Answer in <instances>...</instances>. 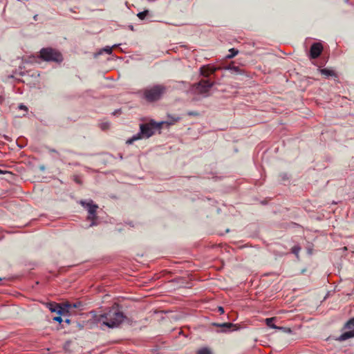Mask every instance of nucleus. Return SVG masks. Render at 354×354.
<instances>
[{"label": "nucleus", "instance_id": "nucleus-1", "mask_svg": "<svg viewBox=\"0 0 354 354\" xmlns=\"http://www.w3.org/2000/svg\"><path fill=\"white\" fill-rule=\"evenodd\" d=\"M123 314L116 308H113L105 315H101L98 319L99 322L108 328L118 327L123 321Z\"/></svg>", "mask_w": 354, "mask_h": 354}, {"label": "nucleus", "instance_id": "nucleus-2", "mask_svg": "<svg viewBox=\"0 0 354 354\" xmlns=\"http://www.w3.org/2000/svg\"><path fill=\"white\" fill-rule=\"evenodd\" d=\"M156 127H159V125L156 123H150L146 124H142L140 126V134L137 136H134L131 139H129L127 141V144H131L134 140H138L141 138H149L153 134V129Z\"/></svg>", "mask_w": 354, "mask_h": 354}, {"label": "nucleus", "instance_id": "nucleus-3", "mask_svg": "<svg viewBox=\"0 0 354 354\" xmlns=\"http://www.w3.org/2000/svg\"><path fill=\"white\" fill-rule=\"evenodd\" d=\"M70 306L68 304H66L64 306H61L57 304H48V307L49 310L53 313H57L59 315L53 317V320L61 323L62 322V319L61 316H67L68 315V307Z\"/></svg>", "mask_w": 354, "mask_h": 354}, {"label": "nucleus", "instance_id": "nucleus-4", "mask_svg": "<svg viewBox=\"0 0 354 354\" xmlns=\"http://www.w3.org/2000/svg\"><path fill=\"white\" fill-rule=\"evenodd\" d=\"M165 92V88L162 86H155L147 88L144 92L147 100L152 102L158 100Z\"/></svg>", "mask_w": 354, "mask_h": 354}, {"label": "nucleus", "instance_id": "nucleus-5", "mask_svg": "<svg viewBox=\"0 0 354 354\" xmlns=\"http://www.w3.org/2000/svg\"><path fill=\"white\" fill-rule=\"evenodd\" d=\"M40 57L46 61L60 62L62 59V55L52 48L41 49Z\"/></svg>", "mask_w": 354, "mask_h": 354}, {"label": "nucleus", "instance_id": "nucleus-6", "mask_svg": "<svg viewBox=\"0 0 354 354\" xmlns=\"http://www.w3.org/2000/svg\"><path fill=\"white\" fill-rule=\"evenodd\" d=\"M346 328L348 330V331L343 333L339 339L341 341L345 340L348 338L354 337V318L350 320L346 325Z\"/></svg>", "mask_w": 354, "mask_h": 354}, {"label": "nucleus", "instance_id": "nucleus-7", "mask_svg": "<svg viewBox=\"0 0 354 354\" xmlns=\"http://www.w3.org/2000/svg\"><path fill=\"white\" fill-rule=\"evenodd\" d=\"M212 84L208 81H201L196 86L198 93L204 94L206 93L212 87Z\"/></svg>", "mask_w": 354, "mask_h": 354}, {"label": "nucleus", "instance_id": "nucleus-8", "mask_svg": "<svg viewBox=\"0 0 354 354\" xmlns=\"http://www.w3.org/2000/svg\"><path fill=\"white\" fill-rule=\"evenodd\" d=\"M323 46L320 43L314 44L310 48V57L317 58L322 52Z\"/></svg>", "mask_w": 354, "mask_h": 354}, {"label": "nucleus", "instance_id": "nucleus-9", "mask_svg": "<svg viewBox=\"0 0 354 354\" xmlns=\"http://www.w3.org/2000/svg\"><path fill=\"white\" fill-rule=\"evenodd\" d=\"M216 70V68H215L214 66L211 65H207L201 68V73L203 76L208 77L209 75L214 73Z\"/></svg>", "mask_w": 354, "mask_h": 354}, {"label": "nucleus", "instance_id": "nucleus-10", "mask_svg": "<svg viewBox=\"0 0 354 354\" xmlns=\"http://www.w3.org/2000/svg\"><path fill=\"white\" fill-rule=\"evenodd\" d=\"M83 205H86V207L88 209L89 212V218H93L95 211L97 208V206L93 205L91 203H82Z\"/></svg>", "mask_w": 354, "mask_h": 354}, {"label": "nucleus", "instance_id": "nucleus-11", "mask_svg": "<svg viewBox=\"0 0 354 354\" xmlns=\"http://www.w3.org/2000/svg\"><path fill=\"white\" fill-rule=\"evenodd\" d=\"M276 320L275 317H271V318H267L266 319L265 322L267 326L272 328L277 329V327L276 325H274V322Z\"/></svg>", "mask_w": 354, "mask_h": 354}, {"label": "nucleus", "instance_id": "nucleus-12", "mask_svg": "<svg viewBox=\"0 0 354 354\" xmlns=\"http://www.w3.org/2000/svg\"><path fill=\"white\" fill-rule=\"evenodd\" d=\"M319 72L321 73L322 75H323L326 77L334 75L333 71H332L330 69H328V68L320 69Z\"/></svg>", "mask_w": 354, "mask_h": 354}, {"label": "nucleus", "instance_id": "nucleus-13", "mask_svg": "<svg viewBox=\"0 0 354 354\" xmlns=\"http://www.w3.org/2000/svg\"><path fill=\"white\" fill-rule=\"evenodd\" d=\"M197 354H212V352L207 348H203L198 351Z\"/></svg>", "mask_w": 354, "mask_h": 354}, {"label": "nucleus", "instance_id": "nucleus-14", "mask_svg": "<svg viewBox=\"0 0 354 354\" xmlns=\"http://www.w3.org/2000/svg\"><path fill=\"white\" fill-rule=\"evenodd\" d=\"M148 13V11L147 10H145V11H143V12H139L138 14V17L140 19H144L145 17L147 16Z\"/></svg>", "mask_w": 354, "mask_h": 354}, {"label": "nucleus", "instance_id": "nucleus-15", "mask_svg": "<svg viewBox=\"0 0 354 354\" xmlns=\"http://www.w3.org/2000/svg\"><path fill=\"white\" fill-rule=\"evenodd\" d=\"M277 329L283 331V333H290L292 332L291 329L290 328L277 327Z\"/></svg>", "mask_w": 354, "mask_h": 354}, {"label": "nucleus", "instance_id": "nucleus-16", "mask_svg": "<svg viewBox=\"0 0 354 354\" xmlns=\"http://www.w3.org/2000/svg\"><path fill=\"white\" fill-rule=\"evenodd\" d=\"M230 52L231 53V54L227 55L228 58H232V57H234L238 53V51L234 50V48L230 49Z\"/></svg>", "mask_w": 354, "mask_h": 354}, {"label": "nucleus", "instance_id": "nucleus-17", "mask_svg": "<svg viewBox=\"0 0 354 354\" xmlns=\"http://www.w3.org/2000/svg\"><path fill=\"white\" fill-rule=\"evenodd\" d=\"M104 50L106 53H111V48H105Z\"/></svg>", "mask_w": 354, "mask_h": 354}, {"label": "nucleus", "instance_id": "nucleus-18", "mask_svg": "<svg viewBox=\"0 0 354 354\" xmlns=\"http://www.w3.org/2000/svg\"><path fill=\"white\" fill-rule=\"evenodd\" d=\"M218 311H219L221 314H223V313H224V310H223V308L222 307H219V308H218Z\"/></svg>", "mask_w": 354, "mask_h": 354}, {"label": "nucleus", "instance_id": "nucleus-19", "mask_svg": "<svg viewBox=\"0 0 354 354\" xmlns=\"http://www.w3.org/2000/svg\"><path fill=\"white\" fill-rule=\"evenodd\" d=\"M223 326L230 328V327L232 326V324H224Z\"/></svg>", "mask_w": 354, "mask_h": 354}, {"label": "nucleus", "instance_id": "nucleus-20", "mask_svg": "<svg viewBox=\"0 0 354 354\" xmlns=\"http://www.w3.org/2000/svg\"><path fill=\"white\" fill-rule=\"evenodd\" d=\"M19 108L20 109H25V107L24 106H20Z\"/></svg>", "mask_w": 354, "mask_h": 354}, {"label": "nucleus", "instance_id": "nucleus-21", "mask_svg": "<svg viewBox=\"0 0 354 354\" xmlns=\"http://www.w3.org/2000/svg\"><path fill=\"white\" fill-rule=\"evenodd\" d=\"M66 322L69 324L70 323V320L69 319H66Z\"/></svg>", "mask_w": 354, "mask_h": 354}]
</instances>
